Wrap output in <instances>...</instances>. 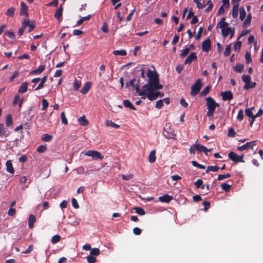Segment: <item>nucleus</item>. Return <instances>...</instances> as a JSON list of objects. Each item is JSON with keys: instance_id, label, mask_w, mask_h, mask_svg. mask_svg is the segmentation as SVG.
Returning <instances> with one entry per match:
<instances>
[{"instance_id": "obj_1", "label": "nucleus", "mask_w": 263, "mask_h": 263, "mask_svg": "<svg viewBox=\"0 0 263 263\" xmlns=\"http://www.w3.org/2000/svg\"><path fill=\"white\" fill-rule=\"evenodd\" d=\"M147 77L148 78V83L143 85L141 89H139L138 84H134L135 79L130 80L129 84L136 90L139 96L146 95L148 100L153 101L156 100L160 95L159 91L154 92V90L161 89L163 86L159 84L158 76L155 70H147Z\"/></svg>"}, {"instance_id": "obj_2", "label": "nucleus", "mask_w": 263, "mask_h": 263, "mask_svg": "<svg viewBox=\"0 0 263 263\" xmlns=\"http://www.w3.org/2000/svg\"><path fill=\"white\" fill-rule=\"evenodd\" d=\"M228 23L225 22V18H222L217 25V28L221 29L223 36L226 37L230 34V39H231L234 34V30L228 26Z\"/></svg>"}, {"instance_id": "obj_3", "label": "nucleus", "mask_w": 263, "mask_h": 263, "mask_svg": "<svg viewBox=\"0 0 263 263\" xmlns=\"http://www.w3.org/2000/svg\"><path fill=\"white\" fill-rule=\"evenodd\" d=\"M206 105L208 111L206 113L208 117H212L213 116L214 112L216 107L219 106V104L216 103L215 100L211 97H209L205 99Z\"/></svg>"}, {"instance_id": "obj_4", "label": "nucleus", "mask_w": 263, "mask_h": 263, "mask_svg": "<svg viewBox=\"0 0 263 263\" xmlns=\"http://www.w3.org/2000/svg\"><path fill=\"white\" fill-rule=\"evenodd\" d=\"M201 81L198 79L194 85L191 87V95L193 96H196L200 91L201 88Z\"/></svg>"}, {"instance_id": "obj_5", "label": "nucleus", "mask_w": 263, "mask_h": 263, "mask_svg": "<svg viewBox=\"0 0 263 263\" xmlns=\"http://www.w3.org/2000/svg\"><path fill=\"white\" fill-rule=\"evenodd\" d=\"M84 154L87 156L91 157L93 160H102L103 158L100 153L96 151H88L85 153Z\"/></svg>"}, {"instance_id": "obj_6", "label": "nucleus", "mask_w": 263, "mask_h": 263, "mask_svg": "<svg viewBox=\"0 0 263 263\" xmlns=\"http://www.w3.org/2000/svg\"><path fill=\"white\" fill-rule=\"evenodd\" d=\"M228 157L230 159L235 162H243V156H239L237 155L235 153L232 152H230L228 154Z\"/></svg>"}, {"instance_id": "obj_7", "label": "nucleus", "mask_w": 263, "mask_h": 263, "mask_svg": "<svg viewBox=\"0 0 263 263\" xmlns=\"http://www.w3.org/2000/svg\"><path fill=\"white\" fill-rule=\"evenodd\" d=\"M23 28L28 27V32H31L35 27V23L33 22L31 23L28 20H24L23 22Z\"/></svg>"}, {"instance_id": "obj_8", "label": "nucleus", "mask_w": 263, "mask_h": 263, "mask_svg": "<svg viewBox=\"0 0 263 263\" xmlns=\"http://www.w3.org/2000/svg\"><path fill=\"white\" fill-rule=\"evenodd\" d=\"M211 49V41L209 39L204 41L202 44V49L203 51L208 52Z\"/></svg>"}, {"instance_id": "obj_9", "label": "nucleus", "mask_w": 263, "mask_h": 263, "mask_svg": "<svg viewBox=\"0 0 263 263\" xmlns=\"http://www.w3.org/2000/svg\"><path fill=\"white\" fill-rule=\"evenodd\" d=\"M255 144V141H253L250 142H247L245 144L238 147V150L240 151H243L249 148H253V146Z\"/></svg>"}, {"instance_id": "obj_10", "label": "nucleus", "mask_w": 263, "mask_h": 263, "mask_svg": "<svg viewBox=\"0 0 263 263\" xmlns=\"http://www.w3.org/2000/svg\"><path fill=\"white\" fill-rule=\"evenodd\" d=\"M222 99L224 100H230L233 98V94L230 91H226L221 93Z\"/></svg>"}, {"instance_id": "obj_11", "label": "nucleus", "mask_w": 263, "mask_h": 263, "mask_svg": "<svg viewBox=\"0 0 263 263\" xmlns=\"http://www.w3.org/2000/svg\"><path fill=\"white\" fill-rule=\"evenodd\" d=\"M28 7L24 3V2H22L21 3V9L20 12V14L21 15H25L28 16Z\"/></svg>"}, {"instance_id": "obj_12", "label": "nucleus", "mask_w": 263, "mask_h": 263, "mask_svg": "<svg viewBox=\"0 0 263 263\" xmlns=\"http://www.w3.org/2000/svg\"><path fill=\"white\" fill-rule=\"evenodd\" d=\"M45 65H40L36 69L31 71L30 72V75H39L41 74L45 69Z\"/></svg>"}, {"instance_id": "obj_13", "label": "nucleus", "mask_w": 263, "mask_h": 263, "mask_svg": "<svg viewBox=\"0 0 263 263\" xmlns=\"http://www.w3.org/2000/svg\"><path fill=\"white\" fill-rule=\"evenodd\" d=\"M194 147L199 152H203L206 155H208V148L206 147L200 145L197 141H196L194 144Z\"/></svg>"}, {"instance_id": "obj_14", "label": "nucleus", "mask_w": 263, "mask_h": 263, "mask_svg": "<svg viewBox=\"0 0 263 263\" xmlns=\"http://www.w3.org/2000/svg\"><path fill=\"white\" fill-rule=\"evenodd\" d=\"M197 56L194 52L191 53L186 59L184 61L185 64H189L191 63L193 61L196 60Z\"/></svg>"}, {"instance_id": "obj_15", "label": "nucleus", "mask_w": 263, "mask_h": 263, "mask_svg": "<svg viewBox=\"0 0 263 263\" xmlns=\"http://www.w3.org/2000/svg\"><path fill=\"white\" fill-rule=\"evenodd\" d=\"M172 199L173 197L168 194H165L159 197V201L162 202L169 203Z\"/></svg>"}, {"instance_id": "obj_16", "label": "nucleus", "mask_w": 263, "mask_h": 263, "mask_svg": "<svg viewBox=\"0 0 263 263\" xmlns=\"http://www.w3.org/2000/svg\"><path fill=\"white\" fill-rule=\"evenodd\" d=\"M91 83L90 82H87L85 83L83 87L80 90L81 92L83 94H86L91 87Z\"/></svg>"}, {"instance_id": "obj_17", "label": "nucleus", "mask_w": 263, "mask_h": 263, "mask_svg": "<svg viewBox=\"0 0 263 263\" xmlns=\"http://www.w3.org/2000/svg\"><path fill=\"white\" fill-rule=\"evenodd\" d=\"M6 170L10 174H13L14 170L13 167L12 163L10 160H8L6 163Z\"/></svg>"}, {"instance_id": "obj_18", "label": "nucleus", "mask_w": 263, "mask_h": 263, "mask_svg": "<svg viewBox=\"0 0 263 263\" xmlns=\"http://www.w3.org/2000/svg\"><path fill=\"white\" fill-rule=\"evenodd\" d=\"M28 89V83L27 82H23L21 85L20 87L18 89L19 93H24L27 91Z\"/></svg>"}, {"instance_id": "obj_19", "label": "nucleus", "mask_w": 263, "mask_h": 263, "mask_svg": "<svg viewBox=\"0 0 263 263\" xmlns=\"http://www.w3.org/2000/svg\"><path fill=\"white\" fill-rule=\"evenodd\" d=\"M9 133H7L6 128L3 124H0V138L7 137Z\"/></svg>"}, {"instance_id": "obj_20", "label": "nucleus", "mask_w": 263, "mask_h": 263, "mask_svg": "<svg viewBox=\"0 0 263 263\" xmlns=\"http://www.w3.org/2000/svg\"><path fill=\"white\" fill-rule=\"evenodd\" d=\"M40 80L41 81H40V84L34 89L35 91H37L43 87L44 84L47 80V76H44Z\"/></svg>"}, {"instance_id": "obj_21", "label": "nucleus", "mask_w": 263, "mask_h": 263, "mask_svg": "<svg viewBox=\"0 0 263 263\" xmlns=\"http://www.w3.org/2000/svg\"><path fill=\"white\" fill-rule=\"evenodd\" d=\"M239 4H234L232 8V16L233 18H236L238 14Z\"/></svg>"}, {"instance_id": "obj_22", "label": "nucleus", "mask_w": 263, "mask_h": 263, "mask_svg": "<svg viewBox=\"0 0 263 263\" xmlns=\"http://www.w3.org/2000/svg\"><path fill=\"white\" fill-rule=\"evenodd\" d=\"M79 123L82 126H86L88 124V121L86 119L85 116L80 117L78 119Z\"/></svg>"}, {"instance_id": "obj_23", "label": "nucleus", "mask_w": 263, "mask_h": 263, "mask_svg": "<svg viewBox=\"0 0 263 263\" xmlns=\"http://www.w3.org/2000/svg\"><path fill=\"white\" fill-rule=\"evenodd\" d=\"M163 136L167 139H173L175 137V134L172 132H168L165 128L163 132Z\"/></svg>"}, {"instance_id": "obj_24", "label": "nucleus", "mask_w": 263, "mask_h": 263, "mask_svg": "<svg viewBox=\"0 0 263 263\" xmlns=\"http://www.w3.org/2000/svg\"><path fill=\"white\" fill-rule=\"evenodd\" d=\"M156 151L153 150L151 152L148 156V161L151 163H153L156 161V158L155 156Z\"/></svg>"}, {"instance_id": "obj_25", "label": "nucleus", "mask_w": 263, "mask_h": 263, "mask_svg": "<svg viewBox=\"0 0 263 263\" xmlns=\"http://www.w3.org/2000/svg\"><path fill=\"white\" fill-rule=\"evenodd\" d=\"M35 221V217L33 215H30L28 218V226L30 228H32L34 222Z\"/></svg>"}, {"instance_id": "obj_26", "label": "nucleus", "mask_w": 263, "mask_h": 263, "mask_svg": "<svg viewBox=\"0 0 263 263\" xmlns=\"http://www.w3.org/2000/svg\"><path fill=\"white\" fill-rule=\"evenodd\" d=\"M244 69V66L243 64H237L236 66L233 67V70L235 71H237L239 73H241L243 72Z\"/></svg>"}, {"instance_id": "obj_27", "label": "nucleus", "mask_w": 263, "mask_h": 263, "mask_svg": "<svg viewBox=\"0 0 263 263\" xmlns=\"http://www.w3.org/2000/svg\"><path fill=\"white\" fill-rule=\"evenodd\" d=\"M147 70H150L149 68L142 66L141 68L138 70L140 72L141 77L143 78H145V73L146 72V74L147 75Z\"/></svg>"}, {"instance_id": "obj_28", "label": "nucleus", "mask_w": 263, "mask_h": 263, "mask_svg": "<svg viewBox=\"0 0 263 263\" xmlns=\"http://www.w3.org/2000/svg\"><path fill=\"white\" fill-rule=\"evenodd\" d=\"M62 12H63V8L62 7H60L59 8L54 14V17L57 19H58L59 21L60 20V17L62 16Z\"/></svg>"}, {"instance_id": "obj_29", "label": "nucleus", "mask_w": 263, "mask_h": 263, "mask_svg": "<svg viewBox=\"0 0 263 263\" xmlns=\"http://www.w3.org/2000/svg\"><path fill=\"white\" fill-rule=\"evenodd\" d=\"M105 124L107 126H110L115 128H118L119 125L113 122L111 120H106Z\"/></svg>"}, {"instance_id": "obj_30", "label": "nucleus", "mask_w": 263, "mask_h": 263, "mask_svg": "<svg viewBox=\"0 0 263 263\" xmlns=\"http://www.w3.org/2000/svg\"><path fill=\"white\" fill-rule=\"evenodd\" d=\"M53 136L47 134H43L42 136V140L45 142H49L52 139Z\"/></svg>"}, {"instance_id": "obj_31", "label": "nucleus", "mask_w": 263, "mask_h": 263, "mask_svg": "<svg viewBox=\"0 0 263 263\" xmlns=\"http://www.w3.org/2000/svg\"><path fill=\"white\" fill-rule=\"evenodd\" d=\"M113 54L115 55H122L124 56L127 54L126 50L122 49L120 50H115L113 51Z\"/></svg>"}, {"instance_id": "obj_32", "label": "nucleus", "mask_w": 263, "mask_h": 263, "mask_svg": "<svg viewBox=\"0 0 263 263\" xmlns=\"http://www.w3.org/2000/svg\"><path fill=\"white\" fill-rule=\"evenodd\" d=\"M91 18V15H88L86 16L82 17L81 19L78 20L77 22V25H81L84 21H88Z\"/></svg>"}, {"instance_id": "obj_33", "label": "nucleus", "mask_w": 263, "mask_h": 263, "mask_svg": "<svg viewBox=\"0 0 263 263\" xmlns=\"http://www.w3.org/2000/svg\"><path fill=\"white\" fill-rule=\"evenodd\" d=\"M246 16V12L244 8L241 7L239 10V18L243 21Z\"/></svg>"}, {"instance_id": "obj_34", "label": "nucleus", "mask_w": 263, "mask_h": 263, "mask_svg": "<svg viewBox=\"0 0 263 263\" xmlns=\"http://www.w3.org/2000/svg\"><path fill=\"white\" fill-rule=\"evenodd\" d=\"M123 105L126 107L128 108H130L132 109L136 110V108L133 106L132 103L128 100H124L123 101Z\"/></svg>"}, {"instance_id": "obj_35", "label": "nucleus", "mask_w": 263, "mask_h": 263, "mask_svg": "<svg viewBox=\"0 0 263 263\" xmlns=\"http://www.w3.org/2000/svg\"><path fill=\"white\" fill-rule=\"evenodd\" d=\"M15 10V8L11 7L6 11V15L8 16L12 17L14 14Z\"/></svg>"}, {"instance_id": "obj_36", "label": "nucleus", "mask_w": 263, "mask_h": 263, "mask_svg": "<svg viewBox=\"0 0 263 263\" xmlns=\"http://www.w3.org/2000/svg\"><path fill=\"white\" fill-rule=\"evenodd\" d=\"M255 86H256L255 82L250 83V82L247 83H245V85H244L243 88L245 89H249L250 88H254Z\"/></svg>"}, {"instance_id": "obj_37", "label": "nucleus", "mask_w": 263, "mask_h": 263, "mask_svg": "<svg viewBox=\"0 0 263 263\" xmlns=\"http://www.w3.org/2000/svg\"><path fill=\"white\" fill-rule=\"evenodd\" d=\"M134 210H135L136 212L140 215H144L145 212L143 209L140 207H134Z\"/></svg>"}, {"instance_id": "obj_38", "label": "nucleus", "mask_w": 263, "mask_h": 263, "mask_svg": "<svg viewBox=\"0 0 263 263\" xmlns=\"http://www.w3.org/2000/svg\"><path fill=\"white\" fill-rule=\"evenodd\" d=\"M6 124L7 126H9L12 124V118L11 115H8L6 118Z\"/></svg>"}, {"instance_id": "obj_39", "label": "nucleus", "mask_w": 263, "mask_h": 263, "mask_svg": "<svg viewBox=\"0 0 263 263\" xmlns=\"http://www.w3.org/2000/svg\"><path fill=\"white\" fill-rule=\"evenodd\" d=\"M219 170V167L217 166H208L206 171V173L209 171L217 172Z\"/></svg>"}, {"instance_id": "obj_40", "label": "nucleus", "mask_w": 263, "mask_h": 263, "mask_svg": "<svg viewBox=\"0 0 263 263\" xmlns=\"http://www.w3.org/2000/svg\"><path fill=\"white\" fill-rule=\"evenodd\" d=\"M100 253V251L98 248H93L92 249H91L90 254L91 255H99Z\"/></svg>"}, {"instance_id": "obj_41", "label": "nucleus", "mask_w": 263, "mask_h": 263, "mask_svg": "<svg viewBox=\"0 0 263 263\" xmlns=\"http://www.w3.org/2000/svg\"><path fill=\"white\" fill-rule=\"evenodd\" d=\"M254 107H252L251 108H247L245 110V113L246 114V115L250 117V118H251V117H253L254 116L253 113H252V110L253 109H254Z\"/></svg>"}, {"instance_id": "obj_42", "label": "nucleus", "mask_w": 263, "mask_h": 263, "mask_svg": "<svg viewBox=\"0 0 263 263\" xmlns=\"http://www.w3.org/2000/svg\"><path fill=\"white\" fill-rule=\"evenodd\" d=\"M190 47H186L185 49H184L183 50L181 51V52L180 53V56L182 58L185 57L190 52Z\"/></svg>"}, {"instance_id": "obj_43", "label": "nucleus", "mask_w": 263, "mask_h": 263, "mask_svg": "<svg viewBox=\"0 0 263 263\" xmlns=\"http://www.w3.org/2000/svg\"><path fill=\"white\" fill-rule=\"evenodd\" d=\"M81 86V82L77 80H75L74 83H73V89L74 90H78L80 86Z\"/></svg>"}, {"instance_id": "obj_44", "label": "nucleus", "mask_w": 263, "mask_h": 263, "mask_svg": "<svg viewBox=\"0 0 263 263\" xmlns=\"http://www.w3.org/2000/svg\"><path fill=\"white\" fill-rule=\"evenodd\" d=\"M195 3H196L197 7L199 9H203L206 6L204 3H201L200 0H197V1H194Z\"/></svg>"}, {"instance_id": "obj_45", "label": "nucleus", "mask_w": 263, "mask_h": 263, "mask_svg": "<svg viewBox=\"0 0 263 263\" xmlns=\"http://www.w3.org/2000/svg\"><path fill=\"white\" fill-rule=\"evenodd\" d=\"M60 235H55L52 237L51 241L52 243L54 244L59 242L60 240Z\"/></svg>"}, {"instance_id": "obj_46", "label": "nucleus", "mask_w": 263, "mask_h": 263, "mask_svg": "<svg viewBox=\"0 0 263 263\" xmlns=\"http://www.w3.org/2000/svg\"><path fill=\"white\" fill-rule=\"evenodd\" d=\"M231 187V184H228L227 183H223V184H221V189L226 192L229 191Z\"/></svg>"}, {"instance_id": "obj_47", "label": "nucleus", "mask_w": 263, "mask_h": 263, "mask_svg": "<svg viewBox=\"0 0 263 263\" xmlns=\"http://www.w3.org/2000/svg\"><path fill=\"white\" fill-rule=\"evenodd\" d=\"M231 44L227 46L223 54L225 57H228L230 55L231 52Z\"/></svg>"}, {"instance_id": "obj_48", "label": "nucleus", "mask_w": 263, "mask_h": 263, "mask_svg": "<svg viewBox=\"0 0 263 263\" xmlns=\"http://www.w3.org/2000/svg\"><path fill=\"white\" fill-rule=\"evenodd\" d=\"M61 117L62 123L65 125H67L68 124V121L66 118L65 112L64 111L61 112Z\"/></svg>"}, {"instance_id": "obj_49", "label": "nucleus", "mask_w": 263, "mask_h": 263, "mask_svg": "<svg viewBox=\"0 0 263 263\" xmlns=\"http://www.w3.org/2000/svg\"><path fill=\"white\" fill-rule=\"evenodd\" d=\"M231 176L230 174H227L224 175H219L217 177L218 180H222L226 178H228Z\"/></svg>"}, {"instance_id": "obj_50", "label": "nucleus", "mask_w": 263, "mask_h": 263, "mask_svg": "<svg viewBox=\"0 0 263 263\" xmlns=\"http://www.w3.org/2000/svg\"><path fill=\"white\" fill-rule=\"evenodd\" d=\"M48 105H49V104H48L47 100L45 99H43L42 100V110H45L47 108Z\"/></svg>"}, {"instance_id": "obj_51", "label": "nucleus", "mask_w": 263, "mask_h": 263, "mask_svg": "<svg viewBox=\"0 0 263 263\" xmlns=\"http://www.w3.org/2000/svg\"><path fill=\"white\" fill-rule=\"evenodd\" d=\"M47 149V147L46 145H40L36 149V151L38 153H43Z\"/></svg>"}, {"instance_id": "obj_52", "label": "nucleus", "mask_w": 263, "mask_h": 263, "mask_svg": "<svg viewBox=\"0 0 263 263\" xmlns=\"http://www.w3.org/2000/svg\"><path fill=\"white\" fill-rule=\"evenodd\" d=\"M163 106V100H160L156 102L155 107L158 109H160Z\"/></svg>"}, {"instance_id": "obj_53", "label": "nucleus", "mask_w": 263, "mask_h": 263, "mask_svg": "<svg viewBox=\"0 0 263 263\" xmlns=\"http://www.w3.org/2000/svg\"><path fill=\"white\" fill-rule=\"evenodd\" d=\"M96 260V258L91 255L87 257V261L89 263H95Z\"/></svg>"}, {"instance_id": "obj_54", "label": "nucleus", "mask_w": 263, "mask_h": 263, "mask_svg": "<svg viewBox=\"0 0 263 263\" xmlns=\"http://www.w3.org/2000/svg\"><path fill=\"white\" fill-rule=\"evenodd\" d=\"M192 164H193V166H196L198 168H201V169H202V170H204L205 169V166L204 165H202L201 164H200L199 163H198L196 161H192Z\"/></svg>"}, {"instance_id": "obj_55", "label": "nucleus", "mask_w": 263, "mask_h": 263, "mask_svg": "<svg viewBox=\"0 0 263 263\" xmlns=\"http://www.w3.org/2000/svg\"><path fill=\"white\" fill-rule=\"evenodd\" d=\"M251 77L249 75H243L242 77V80L245 83L250 82Z\"/></svg>"}, {"instance_id": "obj_56", "label": "nucleus", "mask_w": 263, "mask_h": 263, "mask_svg": "<svg viewBox=\"0 0 263 263\" xmlns=\"http://www.w3.org/2000/svg\"><path fill=\"white\" fill-rule=\"evenodd\" d=\"M243 117V111L242 109H240L238 112L237 118L238 120L241 121Z\"/></svg>"}, {"instance_id": "obj_57", "label": "nucleus", "mask_w": 263, "mask_h": 263, "mask_svg": "<svg viewBox=\"0 0 263 263\" xmlns=\"http://www.w3.org/2000/svg\"><path fill=\"white\" fill-rule=\"evenodd\" d=\"M71 203L74 208L78 209L79 208L77 200L74 198L71 199Z\"/></svg>"}, {"instance_id": "obj_58", "label": "nucleus", "mask_w": 263, "mask_h": 263, "mask_svg": "<svg viewBox=\"0 0 263 263\" xmlns=\"http://www.w3.org/2000/svg\"><path fill=\"white\" fill-rule=\"evenodd\" d=\"M197 187H201L202 189H204V185H202V181L201 179H198L195 183Z\"/></svg>"}, {"instance_id": "obj_59", "label": "nucleus", "mask_w": 263, "mask_h": 263, "mask_svg": "<svg viewBox=\"0 0 263 263\" xmlns=\"http://www.w3.org/2000/svg\"><path fill=\"white\" fill-rule=\"evenodd\" d=\"M133 177V174H129L127 175H122V178L124 180H129L131 179H132Z\"/></svg>"}, {"instance_id": "obj_60", "label": "nucleus", "mask_w": 263, "mask_h": 263, "mask_svg": "<svg viewBox=\"0 0 263 263\" xmlns=\"http://www.w3.org/2000/svg\"><path fill=\"white\" fill-rule=\"evenodd\" d=\"M209 90H210V87L206 86L204 89H203L202 90L200 94H201V95H202L203 96H205L209 93Z\"/></svg>"}, {"instance_id": "obj_61", "label": "nucleus", "mask_w": 263, "mask_h": 263, "mask_svg": "<svg viewBox=\"0 0 263 263\" xmlns=\"http://www.w3.org/2000/svg\"><path fill=\"white\" fill-rule=\"evenodd\" d=\"M245 58H246V62L247 63H249L252 61L251 54L249 52H247L245 54Z\"/></svg>"}, {"instance_id": "obj_62", "label": "nucleus", "mask_w": 263, "mask_h": 263, "mask_svg": "<svg viewBox=\"0 0 263 263\" xmlns=\"http://www.w3.org/2000/svg\"><path fill=\"white\" fill-rule=\"evenodd\" d=\"M20 100V96L19 95H16L14 96V100L13 101V105H16L18 102Z\"/></svg>"}, {"instance_id": "obj_63", "label": "nucleus", "mask_w": 263, "mask_h": 263, "mask_svg": "<svg viewBox=\"0 0 263 263\" xmlns=\"http://www.w3.org/2000/svg\"><path fill=\"white\" fill-rule=\"evenodd\" d=\"M5 34L10 38L12 39H14L15 38V34L13 32L11 31H6Z\"/></svg>"}, {"instance_id": "obj_64", "label": "nucleus", "mask_w": 263, "mask_h": 263, "mask_svg": "<svg viewBox=\"0 0 263 263\" xmlns=\"http://www.w3.org/2000/svg\"><path fill=\"white\" fill-rule=\"evenodd\" d=\"M241 46V43L240 41H237L234 46V48L235 50H239Z\"/></svg>"}]
</instances>
